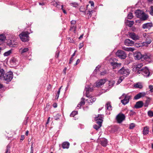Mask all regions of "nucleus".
I'll use <instances>...</instances> for the list:
<instances>
[{
  "label": "nucleus",
  "mask_w": 153,
  "mask_h": 153,
  "mask_svg": "<svg viewBox=\"0 0 153 153\" xmlns=\"http://www.w3.org/2000/svg\"><path fill=\"white\" fill-rule=\"evenodd\" d=\"M30 33L27 31L22 32L19 35V36L21 40L23 42H28L29 40V35Z\"/></svg>",
  "instance_id": "f257e3e1"
},
{
  "label": "nucleus",
  "mask_w": 153,
  "mask_h": 153,
  "mask_svg": "<svg viewBox=\"0 0 153 153\" xmlns=\"http://www.w3.org/2000/svg\"><path fill=\"white\" fill-rule=\"evenodd\" d=\"M13 74L12 71H9L6 73H4L3 78L4 80L6 82L7 84L10 82L13 78Z\"/></svg>",
  "instance_id": "f03ea898"
},
{
  "label": "nucleus",
  "mask_w": 153,
  "mask_h": 153,
  "mask_svg": "<svg viewBox=\"0 0 153 153\" xmlns=\"http://www.w3.org/2000/svg\"><path fill=\"white\" fill-rule=\"evenodd\" d=\"M141 74L144 76L147 77L150 76V73L149 68L146 67H145L138 72V74Z\"/></svg>",
  "instance_id": "7ed1b4c3"
},
{
  "label": "nucleus",
  "mask_w": 153,
  "mask_h": 153,
  "mask_svg": "<svg viewBox=\"0 0 153 153\" xmlns=\"http://www.w3.org/2000/svg\"><path fill=\"white\" fill-rule=\"evenodd\" d=\"M118 73L120 74L123 75L125 76H127L130 73L129 69L125 68L124 67H123L119 70Z\"/></svg>",
  "instance_id": "20e7f679"
},
{
  "label": "nucleus",
  "mask_w": 153,
  "mask_h": 153,
  "mask_svg": "<svg viewBox=\"0 0 153 153\" xmlns=\"http://www.w3.org/2000/svg\"><path fill=\"white\" fill-rule=\"evenodd\" d=\"M116 55L120 58L122 59H124L126 57V53L122 50H118L116 53Z\"/></svg>",
  "instance_id": "39448f33"
},
{
  "label": "nucleus",
  "mask_w": 153,
  "mask_h": 153,
  "mask_svg": "<svg viewBox=\"0 0 153 153\" xmlns=\"http://www.w3.org/2000/svg\"><path fill=\"white\" fill-rule=\"evenodd\" d=\"M125 116L123 114H119L116 116V119L118 123H120L125 119Z\"/></svg>",
  "instance_id": "423d86ee"
},
{
  "label": "nucleus",
  "mask_w": 153,
  "mask_h": 153,
  "mask_svg": "<svg viewBox=\"0 0 153 153\" xmlns=\"http://www.w3.org/2000/svg\"><path fill=\"white\" fill-rule=\"evenodd\" d=\"M124 97V98L121 100V102L123 105H125L129 102V100L131 98V97L128 94H126Z\"/></svg>",
  "instance_id": "0eeeda50"
},
{
  "label": "nucleus",
  "mask_w": 153,
  "mask_h": 153,
  "mask_svg": "<svg viewBox=\"0 0 153 153\" xmlns=\"http://www.w3.org/2000/svg\"><path fill=\"white\" fill-rule=\"evenodd\" d=\"M143 66V65L142 63L134 65L133 68V71L135 72L137 71V74L139 70H141Z\"/></svg>",
  "instance_id": "6e6552de"
},
{
  "label": "nucleus",
  "mask_w": 153,
  "mask_h": 153,
  "mask_svg": "<svg viewBox=\"0 0 153 153\" xmlns=\"http://www.w3.org/2000/svg\"><path fill=\"white\" fill-rule=\"evenodd\" d=\"M134 57L135 59L139 60L142 59V55L140 52L136 51L133 54Z\"/></svg>",
  "instance_id": "1a4fd4ad"
},
{
  "label": "nucleus",
  "mask_w": 153,
  "mask_h": 153,
  "mask_svg": "<svg viewBox=\"0 0 153 153\" xmlns=\"http://www.w3.org/2000/svg\"><path fill=\"white\" fill-rule=\"evenodd\" d=\"M93 90V89L90 87L89 85H86L85 87V90L86 91V96L88 97H90L89 95V92L92 91Z\"/></svg>",
  "instance_id": "9d476101"
},
{
  "label": "nucleus",
  "mask_w": 153,
  "mask_h": 153,
  "mask_svg": "<svg viewBox=\"0 0 153 153\" xmlns=\"http://www.w3.org/2000/svg\"><path fill=\"white\" fill-rule=\"evenodd\" d=\"M146 94L145 92H140L136 95L134 97V99L135 100H138L140 98L144 97Z\"/></svg>",
  "instance_id": "9b49d317"
},
{
  "label": "nucleus",
  "mask_w": 153,
  "mask_h": 153,
  "mask_svg": "<svg viewBox=\"0 0 153 153\" xmlns=\"http://www.w3.org/2000/svg\"><path fill=\"white\" fill-rule=\"evenodd\" d=\"M144 105L143 102L142 101H140L137 102L134 106L135 108L138 109L142 108Z\"/></svg>",
  "instance_id": "f8f14e48"
},
{
  "label": "nucleus",
  "mask_w": 153,
  "mask_h": 153,
  "mask_svg": "<svg viewBox=\"0 0 153 153\" xmlns=\"http://www.w3.org/2000/svg\"><path fill=\"white\" fill-rule=\"evenodd\" d=\"M129 37L134 40H136L139 39V36L135 34L134 32L130 33L129 34Z\"/></svg>",
  "instance_id": "ddd939ff"
},
{
  "label": "nucleus",
  "mask_w": 153,
  "mask_h": 153,
  "mask_svg": "<svg viewBox=\"0 0 153 153\" xmlns=\"http://www.w3.org/2000/svg\"><path fill=\"white\" fill-rule=\"evenodd\" d=\"M124 44L127 46H131L134 44V42L129 39H126L125 41Z\"/></svg>",
  "instance_id": "4468645a"
},
{
  "label": "nucleus",
  "mask_w": 153,
  "mask_h": 153,
  "mask_svg": "<svg viewBox=\"0 0 153 153\" xmlns=\"http://www.w3.org/2000/svg\"><path fill=\"white\" fill-rule=\"evenodd\" d=\"M153 26L152 22H149L143 24L142 28L143 29H150Z\"/></svg>",
  "instance_id": "2eb2a0df"
},
{
  "label": "nucleus",
  "mask_w": 153,
  "mask_h": 153,
  "mask_svg": "<svg viewBox=\"0 0 153 153\" xmlns=\"http://www.w3.org/2000/svg\"><path fill=\"white\" fill-rule=\"evenodd\" d=\"M110 64L113 66L112 68L113 69H115L116 67L120 68L121 65V63H117L114 62H111Z\"/></svg>",
  "instance_id": "dca6fc26"
},
{
  "label": "nucleus",
  "mask_w": 153,
  "mask_h": 153,
  "mask_svg": "<svg viewBox=\"0 0 153 153\" xmlns=\"http://www.w3.org/2000/svg\"><path fill=\"white\" fill-rule=\"evenodd\" d=\"M146 34L145 33L143 34V36H144L145 35V42L148 44H150L152 42V38L149 35L146 36Z\"/></svg>",
  "instance_id": "f3484780"
},
{
  "label": "nucleus",
  "mask_w": 153,
  "mask_h": 153,
  "mask_svg": "<svg viewBox=\"0 0 153 153\" xmlns=\"http://www.w3.org/2000/svg\"><path fill=\"white\" fill-rule=\"evenodd\" d=\"M100 144L104 147H106L108 143L107 140L105 138H103L100 140Z\"/></svg>",
  "instance_id": "a211bd4d"
},
{
  "label": "nucleus",
  "mask_w": 153,
  "mask_h": 153,
  "mask_svg": "<svg viewBox=\"0 0 153 153\" xmlns=\"http://www.w3.org/2000/svg\"><path fill=\"white\" fill-rule=\"evenodd\" d=\"M106 82V80L105 79H101L100 81L97 82L96 86L97 87H98L101 86L102 85L104 84Z\"/></svg>",
  "instance_id": "6ab92c4d"
},
{
  "label": "nucleus",
  "mask_w": 153,
  "mask_h": 153,
  "mask_svg": "<svg viewBox=\"0 0 153 153\" xmlns=\"http://www.w3.org/2000/svg\"><path fill=\"white\" fill-rule=\"evenodd\" d=\"M136 16L138 18H140L144 13L140 10H137L135 12Z\"/></svg>",
  "instance_id": "aec40b11"
},
{
  "label": "nucleus",
  "mask_w": 153,
  "mask_h": 153,
  "mask_svg": "<svg viewBox=\"0 0 153 153\" xmlns=\"http://www.w3.org/2000/svg\"><path fill=\"white\" fill-rule=\"evenodd\" d=\"M85 99L83 97H82L81 99V101L79 104H78L77 106V109H78L80 108L83 105H84L85 103Z\"/></svg>",
  "instance_id": "412c9836"
},
{
  "label": "nucleus",
  "mask_w": 153,
  "mask_h": 153,
  "mask_svg": "<svg viewBox=\"0 0 153 153\" xmlns=\"http://www.w3.org/2000/svg\"><path fill=\"white\" fill-rule=\"evenodd\" d=\"M151 56L150 53H145L142 55V59L145 60H147L150 58Z\"/></svg>",
  "instance_id": "4be33fe9"
},
{
  "label": "nucleus",
  "mask_w": 153,
  "mask_h": 153,
  "mask_svg": "<svg viewBox=\"0 0 153 153\" xmlns=\"http://www.w3.org/2000/svg\"><path fill=\"white\" fill-rule=\"evenodd\" d=\"M70 143L68 142H65L62 143V147L63 149H68L69 148Z\"/></svg>",
  "instance_id": "5701e85b"
},
{
  "label": "nucleus",
  "mask_w": 153,
  "mask_h": 153,
  "mask_svg": "<svg viewBox=\"0 0 153 153\" xmlns=\"http://www.w3.org/2000/svg\"><path fill=\"white\" fill-rule=\"evenodd\" d=\"M103 115L102 114H98L97 117L94 118V120H100L103 121Z\"/></svg>",
  "instance_id": "b1692460"
},
{
  "label": "nucleus",
  "mask_w": 153,
  "mask_h": 153,
  "mask_svg": "<svg viewBox=\"0 0 153 153\" xmlns=\"http://www.w3.org/2000/svg\"><path fill=\"white\" fill-rule=\"evenodd\" d=\"M86 9L85 8L84 6H81L79 8V11L83 13L85 15L86 14Z\"/></svg>",
  "instance_id": "393cba45"
},
{
  "label": "nucleus",
  "mask_w": 153,
  "mask_h": 153,
  "mask_svg": "<svg viewBox=\"0 0 153 153\" xmlns=\"http://www.w3.org/2000/svg\"><path fill=\"white\" fill-rule=\"evenodd\" d=\"M5 39L6 37L3 34L0 35V45L5 40Z\"/></svg>",
  "instance_id": "a878e982"
},
{
  "label": "nucleus",
  "mask_w": 153,
  "mask_h": 153,
  "mask_svg": "<svg viewBox=\"0 0 153 153\" xmlns=\"http://www.w3.org/2000/svg\"><path fill=\"white\" fill-rule=\"evenodd\" d=\"M148 18V16L147 15L145 14V13H143L141 17H140V20L141 21H144L146 20Z\"/></svg>",
  "instance_id": "bb28decb"
},
{
  "label": "nucleus",
  "mask_w": 153,
  "mask_h": 153,
  "mask_svg": "<svg viewBox=\"0 0 153 153\" xmlns=\"http://www.w3.org/2000/svg\"><path fill=\"white\" fill-rule=\"evenodd\" d=\"M143 131V134L144 135H146L148 134L149 132V127L147 126L144 127Z\"/></svg>",
  "instance_id": "cd10ccee"
},
{
  "label": "nucleus",
  "mask_w": 153,
  "mask_h": 153,
  "mask_svg": "<svg viewBox=\"0 0 153 153\" xmlns=\"http://www.w3.org/2000/svg\"><path fill=\"white\" fill-rule=\"evenodd\" d=\"M5 72L4 70L1 68L0 69V79L3 78V75L4 74Z\"/></svg>",
  "instance_id": "c85d7f7f"
},
{
  "label": "nucleus",
  "mask_w": 153,
  "mask_h": 153,
  "mask_svg": "<svg viewBox=\"0 0 153 153\" xmlns=\"http://www.w3.org/2000/svg\"><path fill=\"white\" fill-rule=\"evenodd\" d=\"M100 67V66L99 65H98L97 66L95 70H94L93 73V74L94 75L95 74H96L97 72H98L99 71V68Z\"/></svg>",
  "instance_id": "c756f323"
},
{
  "label": "nucleus",
  "mask_w": 153,
  "mask_h": 153,
  "mask_svg": "<svg viewBox=\"0 0 153 153\" xmlns=\"http://www.w3.org/2000/svg\"><path fill=\"white\" fill-rule=\"evenodd\" d=\"M70 5L75 8H78L79 6L78 4L76 2H73L71 3L70 4Z\"/></svg>",
  "instance_id": "7c9ffc66"
},
{
  "label": "nucleus",
  "mask_w": 153,
  "mask_h": 153,
  "mask_svg": "<svg viewBox=\"0 0 153 153\" xmlns=\"http://www.w3.org/2000/svg\"><path fill=\"white\" fill-rule=\"evenodd\" d=\"M106 110H111V106L110 104V102H108L106 104Z\"/></svg>",
  "instance_id": "2f4dec72"
},
{
  "label": "nucleus",
  "mask_w": 153,
  "mask_h": 153,
  "mask_svg": "<svg viewBox=\"0 0 153 153\" xmlns=\"http://www.w3.org/2000/svg\"><path fill=\"white\" fill-rule=\"evenodd\" d=\"M123 49L125 50V51H133L134 50V48H126L125 47H123Z\"/></svg>",
  "instance_id": "473e14b6"
},
{
  "label": "nucleus",
  "mask_w": 153,
  "mask_h": 153,
  "mask_svg": "<svg viewBox=\"0 0 153 153\" xmlns=\"http://www.w3.org/2000/svg\"><path fill=\"white\" fill-rule=\"evenodd\" d=\"M10 146L9 144H8L6 147L4 153H10Z\"/></svg>",
  "instance_id": "72a5a7b5"
},
{
  "label": "nucleus",
  "mask_w": 153,
  "mask_h": 153,
  "mask_svg": "<svg viewBox=\"0 0 153 153\" xmlns=\"http://www.w3.org/2000/svg\"><path fill=\"white\" fill-rule=\"evenodd\" d=\"M134 24L133 21H130L128 20L127 23V25L129 27H131Z\"/></svg>",
  "instance_id": "f704fd0d"
},
{
  "label": "nucleus",
  "mask_w": 153,
  "mask_h": 153,
  "mask_svg": "<svg viewBox=\"0 0 153 153\" xmlns=\"http://www.w3.org/2000/svg\"><path fill=\"white\" fill-rule=\"evenodd\" d=\"M93 12V10H91V11L89 10L88 11V13L86 14H87L88 17L87 18L89 19L91 18L92 15V13Z\"/></svg>",
  "instance_id": "c9c22d12"
},
{
  "label": "nucleus",
  "mask_w": 153,
  "mask_h": 153,
  "mask_svg": "<svg viewBox=\"0 0 153 153\" xmlns=\"http://www.w3.org/2000/svg\"><path fill=\"white\" fill-rule=\"evenodd\" d=\"M124 77L123 76H121L120 77L119 79L117 82V84H120L122 81L124 79Z\"/></svg>",
  "instance_id": "e433bc0d"
},
{
  "label": "nucleus",
  "mask_w": 153,
  "mask_h": 153,
  "mask_svg": "<svg viewBox=\"0 0 153 153\" xmlns=\"http://www.w3.org/2000/svg\"><path fill=\"white\" fill-rule=\"evenodd\" d=\"M134 87L136 88H143V86L142 85L139 83H137L136 84H135Z\"/></svg>",
  "instance_id": "4c0bfd02"
},
{
  "label": "nucleus",
  "mask_w": 153,
  "mask_h": 153,
  "mask_svg": "<svg viewBox=\"0 0 153 153\" xmlns=\"http://www.w3.org/2000/svg\"><path fill=\"white\" fill-rule=\"evenodd\" d=\"M76 26H74V25L73 26H71L70 28V30H73L74 32L75 33L76 31Z\"/></svg>",
  "instance_id": "58836bf2"
},
{
  "label": "nucleus",
  "mask_w": 153,
  "mask_h": 153,
  "mask_svg": "<svg viewBox=\"0 0 153 153\" xmlns=\"http://www.w3.org/2000/svg\"><path fill=\"white\" fill-rule=\"evenodd\" d=\"M78 114V112L76 111H73L71 114L70 116L71 117H74V116Z\"/></svg>",
  "instance_id": "ea45409f"
},
{
  "label": "nucleus",
  "mask_w": 153,
  "mask_h": 153,
  "mask_svg": "<svg viewBox=\"0 0 153 153\" xmlns=\"http://www.w3.org/2000/svg\"><path fill=\"white\" fill-rule=\"evenodd\" d=\"M12 53V51L11 50H10L5 52L4 55V56H9Z\"/></svg>",
  "instance_id": "a19ab883"
},
{
  "label": "nucleus",
  "mask_w": 153,
  "mask_h": 153,
  "mask_svg": "<svg viewBox=\"0 0 153 153\" xmlns=\"http://www.w3.org/2000/svg\"><path fill=\"white\" fill-rule=\"evenodd\" d=\"M108 82V85L110 88L112 87L115 83V82L114 81H109Z\"/></svg>",
  "instance_id": "79ce46f5"
},
{
  "label": "nucleus",
  "mask_w": 153,
  "mask_h": 153,
  "mask_svg": "<svg viewBox=\"0 0 153 153\" xmlns=\"http://www.w3.org/2000/svg\"><path fill=\"white\" fill-rule=\"evenodd\" d=\"M117 127L116 126H114L111 128V131L113 132H115L117 131L118 130Z\"/></svg>",
  "instance_id": "37998d69"
},
{
  "label": "nucleus",
  "mask_w": 153,
  "mask_h": 153,
  "mask_svg": "<svg viewBox=\"0 0 153 153\" xmlns=\"http://www.w3.org/2000/svg\"><path fill=\"white\" fill-rule=\"evenodd\" d=\"M61 114H57L54 117V119L56 120H58L59 119L60 117Z\"/></svg>",
  "instance_id": "c03bdc74"
},
{
  "label": "nucleus",
  "mask_w": 153,
  "mask_h": 153,
  "mask_svg": "<svg viewBox=\"0 0 153 153\" xmlns=\"http://www.w3.org/2000/svg\"><path fill=\"white\" fill-rule=\"evenodd\" d=\"M133 16L132 13H130L127 16L128 19H131L133 18Z\"/></svg>",
  "instance_id": "a18cd8bd"
},
{
  "label": "nucleus",
  "mask_w": 153,
  "mask_h": 153,
  "mask_svg": "<svg viewBox=\"0 0 153 153\" xmlns=\"http://www.w3.org/2000/svg\"><path fill=\"white\" fill-rule=\"evenodd\" d=\"M28 117H26L23 122V125H26L27 123V120L28 119Z\"/></svg>",
  "instance_id": "49530a36"
},
{
  "label": "nucleus",
  "mask_w": 153,
  "mask_h": 153,
  "mask_svg": "<svg viewBox=\"0 0 153 153\" xmlns=\"http://www.w3.org/2000/svg\"><path fill=\"white\" fill-rule=\"evenodd\" d=\"M135 124L134 123H131L129 127V128L130 129H133L135 127Z\"/></svg>",
  "instance_id": "de8ad7c7"
},
{
  "label": "nucleus",
  "mask_w": 153,
  "mask_h": 153,
  "mask_svg": "<svg viewBox=\"0 0 153 153\" xmlns=\"http://www.w3.org/2000/svg\"><path fill=\"white\" fill-rule=\"evenodd\" d=\"M96 123L100 127H101L102 125V123L103 121H100V120H96Z\"/></svg>",
  "instance_id": "09e8293b"
},
{
  "label": "nucleus",
  "mask_w": 153,
  "mask_h": 153,
  "mask_svg": "<svg viewBox=\"0 0 153 153\" xmlns=\"http://www.w3.org/2000/svg\"><path fill=\"white\" fill-rule=\"evenodd\" d=\"M148 115L150 117H152L153 116V111H148Z\"/></svg>",
  "instance_id": "8fccbe9b"
},
{
  "label": "nucleus",
  "mask_w": 153,
  "mask_h": 153,
  "mask_svg": "<svg viewBox=\"0 0 153 153\" xmlns=\"http://www.w3.org/2000/svg\"><path fill=\"white\" fill-rule=\"evenodd\" d=\"M149 12L150 14L153 16V6H152L150 7V10Z\"/></svg>",
  "instance_id": "3c124183"
},
{
  "label": "nucleus",
  "mask_w": 153,
  "mask_h": 153,
  "mask_svg": "<svg viewBox=\"0 0 153 153\" xmlns=\"http://www.w3.org/2000/svg\"><path fill=\"white\" fill-rule=\"evenodd\" d=\"M29 50V49L28 48H24L21 51V53H25L28 51Z\"/></svg>",
  "instance_id": "603ef678"
},
{
  "label": "nucleus",
  "mask_w": 153,
  "mask_h": 153,
  "mask_svg": "<svg viewBox=\"0 0 153 153\" xmlns=\"http://www.w3.org/2000/svg\"><path fill=\"white\" fill-rule=\"evenodd\" d=\"M101 127H100L99 126L96 124H95L93 126V128L96 130H97L99 129Z\"/></svg>",
  "instance_id": "864d4df0"
},
{
  "label": "nucleus",
  "mask_w": 153,
  "mask_h": 153,
  "mask_svg": "<svg viewBox=\"0 0 153 153\" xmlns=\"http://www.w3.org/2000/svg\"><path fill=\"white\" fill-rule=\"evenodd\" d=\"M96 98H91L90 100H89V101H90V102H89V101H88V102L89 103H92L93 102H94L96 100Z\"/></svg>",
  "instance_id": "5fc2aeb1"
},
{
  "label": "nucleus",
  "mask_w": 153,
  "mask_h": 153,
  "mask_svg": "<svg viewBox=\"0 0 153 153\" xmlns=\"http://www.w3.org/2000/svg\"><path fill=\"white\" fill-rule=\"evenodd\" d=\"M150 102V101L149 100H147L146 101L144 105V106L147 107L148 106Z\"/></svg>",
  "instance_id": "6e6d98bb"
},
{
  "label": "nucleus",
  "mask_w": 153,
  "mask_h": 153,
  "mask_svg": "<svg viewBox=\"0 0 153 153\" xmlns=\"http://www.w3.org/2000/svg\"><path fill=\"white\" fill-rule=\"evenodd\" d=\"M7 44L11 47H13V45H14V44L13 42H12V41L10 40L9 42H8Z\"/></svg>",
  "instance_id": "4d7b16f0"
},
{
  "label": "nucleus",
  "mask_w": 153,
  "mask_h": 153,
  "mask_svg": "<svg viewBox=\"0 0 153 153\" xmlns=\"http://www.w3.org/2000/svg\"><path fill=\"white\" fill-rule=\"evenodd\" d=\"M67 39L68 41L70 43H73L74 42V40L72 39H71L70 37H68L67 38Z\"/></svg>",
  "instance_id": "13d9d810"
},
{
  "label": "nucleus",
  "mask_w": 153,
  "mask_h": 153,
  "mask_svg": "<svg viewBox=\"0 0 153 153\" xmlns=\"http://www.w3.org/2000/svg\"><path fill=\"white\" fill-rule=\"evenodd\" d=\"M16 59H15L14 58H12L10 60V62H11L12 63H14L16 62Z\"/></svg>",
  "instance_id": "bf43d9fd"
},
{
  "label": "nucleus",
  "mask_w": 153,
  "mask_h": 153,
  "mask_svg": "<svg viewBox=\"0 0 153 153\" xmlns=\"http://www.w3.org/2000/svg\"><path fill=\"white\" fill-rule=\"evenodd\" d=\"M149 88L150 89V91L151 92H153V86L152 85H149Z\"/></svg>",
  "instance_id": "052dcab7"
},
{
  "label": "nucleus",
  "mask_w": 153,
  "mask_h": 153,
  "mask_svg": "<svg viewBox=\"0 0 153 153\" xmlns=\"http://www.w3.org/2000/svg\"><path fill=\"white\" fill-rule=\"evenodd\" d=\"M107 73V71L106 70H104L103 71L101 72L100 75H104Z\"/></svg>",
  "instance_id": "680f3d73"
},
{
  "label": "nucleus",
  "mask_w": 153,
  "mask_h": 153,
  "mask_svg": "<svg viewBox=\"0 0 153 153\" xmlns=\"http://www.w3.org/2000/svg\"><path fill=\"white\" fill-rule=\"evenodd\" d=\"M61 9L62 10L63 12L65 14H66L67 13V12H66V10H65V9H64L63 5H61Z\"/></svg>",
  "instance_id": "e2e57ef3"
},
{
  "label": "nucleus",
  "mask_w": 153,
  "mask_h": 153,
  "mask_svg": "<svg viewBox=\"0 0 153 153\" xmlns=\"http://www.w3.org/2000/svg\"><path fill=\"white\" fill-rule=\"evenodd\" d=\"M59 51H56V53L55 57L56 58H58L59 57Z\"/></svg>",
  "instance_id": "0e129e2a"
},
{
  "label": "nucleus",
  "mask_w": 153,
  "mask_h": 153,
  "mask_svg": "<svg viewBox=\"0 0 153 153\" xmlns=\"http://www.w3.org/2000/svg\"><path fill=\"white\" fill-rule=\"evenodd\" d=\"M89 3L91 4V7H94V3L93 1H89Z\"/></svg>",
  "instance_id": "69168bd1"
},
{
  "label": "nucleus",
  "mask_w": 153,
  "mask_h": 153,
  "mask_svg": "<svg viewBox=\"0 0 153 153\" xmlns=\"http://www.w3.org/2000/svg\"><path fill=\"white\" fill-rule=\"evenodd\" d=\"M25 138V137L24 135H22L21 136V138L20 139V142H22L23 140Z\"/></svg>",
  "instance_id": "338daca9"
},
{
  "label": "nucleus",
  "mask_w": 153,
  "mask_h": 153,
  "mask_svg": "<svg viewBox=\"0 0 153 153\" xmlns=\"http://www.w3.org/2000/svg\"><path fill=\"white\" fill-rule=\"evenodd\" d=\"M135 114L136 113L135 112L133 111H131V112L129 113V115L130 116H132Z\"/></svg>",
  "instance_id": "774afa93"
}]
</instances>
